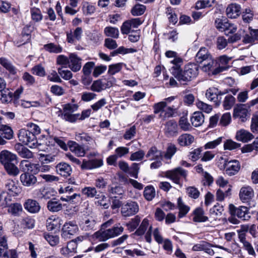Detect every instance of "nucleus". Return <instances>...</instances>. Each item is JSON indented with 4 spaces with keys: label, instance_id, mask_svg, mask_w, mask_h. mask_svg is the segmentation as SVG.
<instances>
[{
    "label": "nucleus",
    "instance_id": "nucleus-31",
    "mask_svg": "<svg viewBox=\"0 0 258 258\" xmlns=\"http://www.w3.org/2000/svg\"><path fill=\"white\" fill-rule=\"evenodd\" d=\"M83 33V30L81 27H77L73 32L71 31L70 33H67V40L69 43H73L74 42L75 39L80 40L81 38Z\"/></svg>",
    "mask_w": 258,
    "mask_h": 258
},
{
    "label": "nucleus",
    "instance_id": "nucleus-44",
    "mask_svg": "<svg viewBox=\"0 0 258 258\" xmlns=\"http://www.w3.org/2000/svg\"><path fill=\"white\" fill-rule=\"evenodd\" d=\"M47 207L49 211L52 212H57L62 209V205L59 201L53 199L48 202Z\"/></svg>",
    "mask_w": 258,
    "mask_h": 258
},
{
    "label": "nucleus",
    "instance_id": "nucleus-58",
    "mask_svg": "<svg viewBox=\"0 0 258 258\" xmlns=\"http://www.w3.org/2000/svg\"><path fill=\"white\" fill-rule=\"evenodd\" d=\"M82 10L86 15H90L93 14L95 11V6L88 2L83 3Z\"/></svg>",
    "mask_w": 258,
    "mask_h": 258
},
{
    "label": "nucleus",
    "instance_id": "nucleus-40",
    "mask_svg": "<svg viewBox=\"0 0 258 258\" xmlns=\"http://www.w3.org/2000/svg\"><path fill=\"white\" fill-rule=\"evenodd\" d=\"M162 156V152L155 147H151L146 154V157L148 158L150 160L161 159Z\"/></svg>",
    "mask_w": 258,
    "mask_h": 258
},
{
    "label": "nucleus",
    "instance_id": "nucleus-52",
    "mask_svg": "<svg viewBox=\"0 0 258 258\" xmlns=\"http://www.w3.org/2000/svg\"><path fill=\"white\" fill-rule=\"evenodd\" d=\"M215 24L217 29L220 31L224 32L226 31V28H227V25H229V22L226 19L222 20L220 18H217L215 20Z\"/></svg>",
    "mask_w": 258,
    "mask_h": 258
},
{
    "label": "nucleus",
    "instance_id": "nucleus-1",
    "mask_svg": "<svg viewBox=\"0 0 258 258\" xmlns=\"http://www.w3.org/2000/svg\"><path fill=\"white\" fill-rule=\"evenodd\" d=\"M113 223V220L110 219L103 223L101 229L94 233L93 237L100 241H104L121 234L123 232L124 228L119 224L111 228L105 229V228L112 224Z\"/></svg>",
    "mask_w": 258,
    "mask_h": 258
},
{
    "label": "nucleus",
    "instance_id": "nucleus-11",
    "mask_svg": "<svg viewBox=\"0 0 258 258\" xmlns=\"http://www.w3.org/2000/svg\"><path fill=\"white\" fill-rule=\"evenodd\" d=\"M165 55L169 58L172 59L170 60V63L174 65L173 68L177 70L176 72L180 71L179 69L183 62V58L176 52L172 50L167 51Z\"/></svg>",
    "mask_w": 258,
    "mask_h": 258
},
{
    "label": "nucleus",
    "instance_id": "nucleus-19",
    "mask_svg": "<svg viewBox=\"0 0 258 258\" xmlns=\"http://www.w3.org/2000/svg\"><path fill=\"white\" fill-rule=\"evenodd\" d=\"M20 181L24 186L27 187L34 186L37 181V177L28 172H24L20 175Z\"/></svg>",
    "mask_w": 258,
    "mask_h": 258
},
{
    "label": "nucleus",
    "instance_id": "nucleus-36",
    "mask_svg": "<svg viewBox=\"0 0 258 258\" xmlns=\"http://www.w3.org/2000/svg\"><path fill=\"white\" fill-rule=\"evenodd\" d=\"M194 140V137L191 135L184 134L178 137V143L181 146H186L191 144Z\"/></svg>",
    "mask_w": 258,
    "mask_h": 258
},
{
    "label": "nucleus",
    "instance_id": "nucleus-45",
    "mask_svg": "<svg viewBox=\"0 0 258 258\" xmlns=\"http://www.w3.org/2000/svg\"><path fill=\"white\" fill-rule=\"evenodd\" d=\"M0 64L11 74L15 75L16 74L17 69L6 58L0 57Z\"/></svg>",
    "mask_w": 258,
    "mask_h": 258
},
{
    "label": "nucleus",
    "instance_id": "nucleus-27",
    "mask_svg": "<svg viewBox=\"0 0 258 258\" xmlns=\"http://www.w3.org/2000/svg\"><path fill=\"white\" fill-rule=\"evenodd\" d=\"M240 12L241 7L240 5L236 4H231L226 9L227 16L231 19L236 18L239 16Z\"/></svg>",
    "mask_w": 258,
    "mask_h": 258
},
{
    "label": "nucleus",
    "instance_id": "nucleus-63",
    "mask_svg": "<svg viewBox=\"0 0 258 258\" xmlns=\"http://www.w3.org/2000/svg\"><path fill=\"white\" fill-rule=\"evenodd\" d=\"M223 210V206L217 204L210 210V214L211 216L215 218V216L217 217L221 215Z\"/></svg>",
    "mask_w": 258,
    "mask_h": 258
},
{
    "label": "nucleus",
    "instance_id": "nucleus-20",
    "mask_svg": "<svg viewBox=\"0 0 258 258\" xmlns=\"http://www.w3.org/2000/svg\"><path fill=\"white\" fill-rule=\"evenodd\" d=\"M68 67L74 72L80 71L82 67L81 59L74 53L70 54Z\"/></svg>",
    "mask_w": 258,
    "mask_h": 258
},
{
    "label": "nucleus",
    "instance_id": "nucleus-60",
    "mask_svg": "<svg viewBox=\"0 0 258 258\" xmlns=\"http://www.w3.org/2000/svg\"><path fill=\"white\" fill-rule=\"evenodd\" d=\"M196 104L198 109L207 113H209L213 109L211 105L201 101H197Z\"/></svg>",
    "mask_w": 258,
    "mask_h": 258
},
{
    "label": "nucleus",
    "instance_id": "nucleus-41",
    "mask_svg": "<svg viewBox=\"0 0 258 258\" xmlns=\"http://www.w3.org/2000/svg\"><path fill=\"white\" fill-rule=\"evenodd\" d=\"M75 139L78 142H86L90 144L91 142H93L96 145V143L93 138L85 132L76 133Z\"/></svg>",
    "mask_w": 258,
    "mask_h": 258
},
{
    "label": "nucleus",
    "instance_id": "nucleus-34",
    "mask_svg": "<svg viewBox=\"0 0 258 258\" xmlns=\"http://www.w3.org/2000/svg\"><path fill=\"white\" fill-rule=\"evenodd\" d=\"M57 172L62 176H68L72 172V168L66 163H60L56 167Z\"/></svg>",
    "mask_w": 258,
    "mask_h": 258
},
{
    "label": "nucleus",
    "instance_id": "nucleus-24",
    "mask_svg": "<svg viewBox=\"0 0 258 258\" xmlns=\"http://www.w3.org/2000/svg\"><path fill=\"white\" fill-rule=\"evenodd\" d=\"M77 244L74 241H70L66 246L61 248L60 252L62 254L71 256L77 252Z\"/></svg>",
    "mask_w": 258,
    "mask_h": 258
},
{
    "label": "nucleus",
    "instance_id": "nucleus-18",
    "mask_svg": "<svg viewBox=\"0 0 258 258\" xmlns=\"http://www.w3.org/2000/svg\"><path fill=\"white\" fill-rule=\"evenodd\" d=\"M81 229L84 231H89L96 229V222L92 217L84 218L79 224Z\"/></svg>",
    "mask_w": 258,
    "mask_h": 258
},
{
    "label": "nucleus",
    "instance_id": "nucleus-43",
    "mask_svg": "<svg viewBox=\"0 0 258 258\" xmlns=\"http://www.w3.org/2000/svg\"><path fill=\"white\" fill-rule=\"evenodd\" d=\"M0 134L7 140H10L13 137V130L6 124H0Z\"/></svg>",
    "mask_w": 258,
    "mask_h": 258
},
{
    "label": "nucleus",
    "instance_id": "nucleus-15",
    "mask_svg": "<svg viewBox=\"0 0 258 258\" xmlns=\"http://www.w3.org/2000/svg\"><path fill=\"white\" fill-rule=\"evenodd\" d=\"M103 164L102 159H94L89 160L84 159L81 164V168L83 170H91L101 167Z\"/></svg>",
    "mask_w": 258,
    "mask_h": 258
},
{
    "label": "nucleus",
    "instance_id": "nucleus-30",
    "mask_svg": "<svg viewBox=\"0 0 258 258\" xmlns=\"http://www.w3.org/2000/svg\"><path fill=\"white\" fill-rule=\"evenodd\" d=\"M248 111L243 106H237L234 109L233 117L235 118H239L241 121L244 122L247 119Z\"/></svg>",
    "mask_w": 258,
    "mask_h": 258
},
{
    "label": "nucleus",
    "instance_id": "nucleus-14",
    "mask_svg": "<svg viewBox=\"0 0 258 258\" xmlns=\"http://www.w3.org/2000/svg\"><path fill=\"white\" fill-rule=\"evenodd\" d=\"M152 233L155 241L159 244L162 243L164 239L159 228H156L153 230L151 226H149V229L145 235L146 241L149 243L152 242L151 236Z\"/></svg>",
    "mask_w": 258,
    "mask_h": 258
},
{
    "label": "nucleus",
    "instance_id": "nucleus-64",
    "mask_svg": "<svg viewBox=\"0 0 258 258\" xmlns=\"http://www.w3.org/2000/svg\"><path fill=\"white\" fill-rule=\"evenodd\" d=\"M167 105L163 101L156 103L153 106L154 113L155 114H158L160 112L163 113Z\"/></svg>",
    "mask_w": 258,
    "mask_h": 258
},
{
    "label": "nucleus",
    "instance_id": "nucleus-26",
    "mask_svg": "<svg viewBox=\"0 0 258 258\" xmlns=\"http://www.w3.org/2000/svg\"><path fill=\"white\" fill-rule=\"evenodd\" d=\"M36 197L40 199H49L55 194L53 189L48 187H41L36 190Z\"/></svg>",
    "mask_w": 258,
    "mask_h": 258
},
{
    "label": "nucleus",
    "instance_id": "nucleus-59",
    "mask_svg": "<svg viewBox=\"0 0 258 258\" xmlns=\"http://www.w3.org/2000/svg\"><path fill=\"white\" fill-rule=\"evenodd\" d=\"M231 186L229 185V187L224 192L221 189H219L216 192V200L218 201H223L225 197L229 196L231 195Z\"/></svg>",
    "mask_w": 258,
    "mask_h": 258
},
{
    "label": "nucleus",
    "instance_id": "nucleus-42",
    "mask_svg": "<svg viewBox=\"0 0 258 258\" xmlns=\"http://www.w3.org/2000/svg\"><path fill=\"white\" fill-rule=\"evenodd\" d=\"M0 256L9 258L7 240L5 236L0 237Z\"/></svg>",
    "mask_w": 258,
    "mask_h": 258
},
{
    "label": "nucleus",
    "instance_id": "nucleus-22",
    "mask_svg": "<svg viewBox=\"0 0 258 258\" xmlns=\"http://www.w3.org/2000/svg\"><path fill=\"white\" fill-rule=\"evenodd\" d=\"M6 190L8 195L13 197L19 195L21 191V187L18 183L12 180L8 181L6 184Z\"/></svg>",
    "mask_w": 258,
    "mask_h": 258
},
{
    "label": "nucleus",
    "instance_id": "nucleus-9",
    "mask_svg": "<svg viewBox=\"0 0 258 258\" xmlns=\"http://www.w3.org/2000/svg\"><path fill=\"white\" fill-rule=\"evenodd\" d=\"M225 93L219 91L217 88L211 87L206 91V97L209 100L213 102L216 106H219L221 102L222 96Z\"/></svg>",
    "mask_w": 258,
    "mask_h": 258
},
{
    "label": "nucleus",
    "instance_id": "nucleus-57",
    "mask_svg": "<svg viewBox=\"0 0 258 258\" xmlns=\"http://www.w3.org/2000/svg\"><path fill=\"white\" fill-rule=\"evenodd\" d=\"M235 101V98L231 95H228L225 96L223 106L225 109L228 110L231 108Z\"/></svg>",
    "mask_w": 258,
    "mask_h": 258
},
{
    "label": "nucleus",
    "instance_id": "nucleus-32",
    "mask_svg": "<svg viewBox=\"0 0 258 258\" xmlns=\"http://www.w3.org/2000/svg\"><path fill=\"white\" fill-rule=\"evenodd\" d=\"M25 209L32 213H35L39 211L40 206L39 203L33 200H28L24 204Z\"/></svg>",
    "mask_w": 258,
    "mask_h": 258
},
{
    "label": "nucleus",
    "instance_id": "nucleus-50",
    "mask_svg": "<svg viewBox=\"0 0 258 258\" xmlns=\"http://www.w3.org/2000/svg\"><path fill=\"white\" fill-rule=\"evenodd\" d=\"M177 205L179 210V216L180 217H182L188 212L189 207L184 204L181 198H179L178 199Z\"/></svg>",
    "mask_w": 258,
    "mask_h": 258
},
{
    "label": "nucleus",
    "instance_id": "nucleus-35",
    "mask_svg": "<svg viewBox=\"0 0 258 258\" xmlns=\"http://www.w3.org/2000/svg\"><path fill=\"white\" fill-rule=\"evenodd\" d=\"M231 59V57H228L226 55H223L219 57L217 59H216L218 62L217 67L221 69V72L227 70L229 68L228 64Z\"/></svg>",
    "mask_w": 258,
    "mask_h": 258
},
{
    "label": "nucleus",
    "instance_id": "nucleus-23",
    "mask_svg": "<svg viewBox=\"0 0 258 258\" xmlns=\"http://www.w3.org/2000/svg\"><path fill=\"white\" fill-rule=\"evenodd\" d=\"M16 155L7 150L1 152L0 154V161L4 166L16 161Z\"/></svg>",
    "mask_w": 258,
    "mask_h": 258
},
{
    "label": "nucleus",
    "instance_id": "nucleus-56",
    "mask_svg": "<svg viewBox=\"0 0 258 258\" xmlns=\"http://www.w3.org/2000/svg\"><path fill=\"white\" fill-rule=\"evenodd\" d=\"M105 34L108 37L117 38L119 36V30L117 28L112 27H107L104 29Z\"/></svg>",
    "mask_w": 258,
    "mask_h": 258
},
{
    "label": "nucleus",
    "instance_id": "nucleus-51",
    "mask_svg": "<svg viewBox=\"0 0 258 258\" xmlns=\"http://www.w3.org/2000/svg\"><path fill=\"white\" fill-rule=\"evenodd\" d=\"M4 167L8 173L12 176H17L20 172L19 168L14 162L4 165Z\"/></svg>",
    "mask_w": 258,
    "mask_h": 258
},
{
    "label": "nucleus",
    "instance_id": "nucleus-17",
    "mask_svg": "<svg viewBox=\"0 0 258 258\" xmlns=\"http://www.w3.org/2000/svg\"><path fill=\"white\" fill-rule=\"evenodd\" d=\"M68 146L70 150L77 156L81 157L85 156L86 151L83 145H80L75 141H69Z\"/></svg>",
    "mask_w": 258,
    "mask_h": 258
},
{
    "label": "nucleus",
    "instance_id": "nucleus-4",
    "mask_svg": "<svg viewBox=\"0 0 258 258\" xmlns=\"http://www.w3.org/2000/svg\"><path fill=\"white\" fill-rule=\"evenodd\" d=\"M19 141L30 148H35L38 146L37 139L32 133L26 129L20 130L18 135Z\"/></svg>",
    "mask_w": 258,
    "mask_h": 258
},
{
    "label": "nucleus",
    "instance_id": "nucleus-10",
    "mask_svg": "<svg viewBox=\"0 0 258 258\" xmlns=\"http://www.w3.org/2000/svg\"><path fill=\"white\" fill-rule=\"evenodd\" d=\"M229 210L231 215L236 216L242 220H248L250 217L248 210L246 207L240 206L236 208L233 205H230L229 206Z\"/></svg>",
    "mask_w": 258,
    "mask_h": 258
},
{
    "label": "nucleus",
    "instance_id": "nucleus-55",
    "mask_svg": "<svg viewBox=\"0 0 258 258\" xmlns=\"http://www.w3.org/2000/svg\"><path fill=\"white\" fill-rule=\"evenodd\" d=\"M144 196L148 201H151L155 196V188L152 186H147L144 191Z\"/></svg>",
    "mask_w": 258,
    "mask_h": 258
},
{
    "label": "nucleus",
    "instance_id": "nucleus-16",
    "mask_svg": "<svg viewBox=\"0 0 258 258\" xmlns=\"http://www.w3.org/2000/svg\"><path fill=\"white\" fill-rule=\"evenodd\" d=\"M239 195L243 203H248L253 198L254 191L250 186H244L241 188Z\"/></svg>",
    "mask_w": 258,
    "mask_h": 258
},
{
    "label": "nucleus",
    "instance_id": "nucleus-2",
    "mask_svg": "<svg viewBox=\"0 0 258 258\" xmlns=\"http://www.w3.org/2000/svg\"><path fill=\"white\" fill-rule=\"evenodd\" d=\"M78 109V105L76 104L68 103L64 104L62 108L61 117L63 119L71 123H74L78 120H83L90 116L91 110L88 109L82 111L81 114L73 113Z\"/></svg>",
    "mask_w": 258,
    "mask_h": 258
},
{
    "label": "nucleus",
    "instance_id": "nucleus-8",
    "mask_svg": "<svg viewBox=\"0 0 258 258\" xmlns=\"http://www.w3.org/2000/svg\"><path fill=\"white\" fill-rule=\"evenodd\" d=\"M218 62L213 57L203 63L201 67L202 71L209 74L217 75L221 72L220 68L217 67Z\"/></svg>",
    "mask_w": 258,
    "mask_h": 258
},
{
    "label": "nucleus",
    "instance_id": "nucleus-28",
    "mask_svg": "<svg viewBox=\"0 0 258 258\" xmlns=\"http://www.w3.org/2000/svg\"><path fill=\"white\" fill-rule=\"evenodd\" d=\"M112 85L110 82H104L101 80L93 82L91 86V90L94 92H100L106 88H110Z\"/></svg>",
    "mask_w": 258,
    "mask_h": 258
},
{
    "label": "nucleus",
    "instance_id": "nucleus-7",
    "mask_svg": "<svg viewBox=\"0 0 258 258\" xmlns=\"http://www.w3.org/2000/svg\"><path fill=\"white\" fill-rule=\"evenodd\" d=\"M139 210V207L136 202L130 201L122 205L121 214L123 217H130L137 214Z\"/></svg>",
    "mask_w": 258,
    "mask_h": 258
},
{
    "label": "nucleus",
    "instance_id": "nucleus-61",
    "mask_svg": "<svg viewBox=\"0 0 258 258\" xmlns=\"http://www.w3.org/2000/svg\"><path fill=\"white\" fill-rule=\"evenodd\" d=\"M31 18L35 22H40L42 19V15L39 9L33 8L31 10Z\"/></svg>",
    "mask_w": 258,
    "mask_h": 258
},
{
    "label": "nucleus",
    "instance_id": "nucleus-49",
    "mask_svg": "<svg viewBox=\"0 0 258 258\" xmlns=\"http://www.w3.org/2000/svg\"><path fill=\"white\" fill-rule=\"evenodd\" d=\"M194 221L197 222H205L208 217L204 215V212L202 208H197L194 211Z\"/></svg>",
    "mask_w": 258,
    "mask_h": 258
},
{
    "label": "nucleus",
    "instance_id": "nucleus-5",
    "mask_svg": "<svg viewBox=\"0 0 258 258\" xmlns=\"http://www.w3.org/2000/svg\"><path fill=\"white\" fill-rule=\"evenodd\" d=\"M187 171L181 167L175 168L172 170L166 171L165 176L176 184H179L180 180L185 179L187 175Z\"/></svg>",
    "mask_w": 258,
    "mask_h": 258
},
{
    "label": "nucleus",
    "instance_id": "nucleus-33",
    "mask_svg": "<svg viewBox=\"0 0 258 258\" xmlns=\"http://www.w3.org/2000/svg\"><path fill=\"white\" fill-rule=\"evenodd\" d=\"M165 132L168 136H173L177 133V124L173 120L167 122L165 124Z\"/></svg>",
    "mask_w": 258,
    "mask_h": 258
},
{
    "label": "nucleus",
    "instance_id": "nucleus-21",
    "mask_svg": "<svg viewBox=\"0 0 258 258\" xmlns=\"http://www.w3.org/2000/svg\"><path fill=\"white\" fill-rule=\"evenodd\" d=\"M212 56L206 47H201L195 56L197 63L201 64L209 60Z\"/></svg>",
    "mask_w": 258,
    "mask_h": 258
},
{
    "label": "nucleus",
    "instance_id": "nucleus-62",
    "mask_svg": "<svg viewBox=\"0 0 258 258\" xmlns=\"http://www.w3.org/2000/svg\"><path fill=\"white\" fill-rule=\"evenodd\" d=\"M250 130L253 133H258V111L255 112L252 116Z\"/></svg>",
    "mask_w": 258,
    "mask_h": 258
},
{
    "label": "nucleus",
    "instance_id": "nucleus-54",
    "mask_svg": "<svg viewBox=\"0 0 258 258\" xmlns=\"http://www.w3.org/2000/svg\"><path fill=\"white\" fill-rule=\"evenodd\" d=\"M146 9L145 6L141 4L135 5L131 10V13L133 16H141L143 15Z\"/></svg>",
    "mask_w": 258,
    "mask_h": 258
},
{
    "label": "nucleus",
    "instance_id": "nucleus-47",
    "mask_svg": "<svg viewBox=\"0 0 258 258\" xmlns=\"http://www.w3.org/2000/svg\"><path fill=\"white\" fill-rule=\"evenodd\" d=\"M22 210V206L19 203L12 204L8 206V212L15 216L20 215Z\"/></svg>",
    "mask_w": 258,
    "mask_h": 258
},
{
    "label": "nucleus",
    "instance_id": "nucleus-46",
    "mask_svg": "<svg viewBox=\"0 0 258 258\" xmlns=\"http://www.w3.org/2000/svg\"><path fill=\"white\" fill-rule=\"evenodd\" d=\"M43 48L50 53H59L62 51V48L59 45L53 43H49L44 45Z\"/></svg>",
    "mask_w": 258,
    "mask_h": 258
},
{
    "label": "nucleus",
    "instance_id": "nucleus-6",
    "mask_svg": "<svg viewBox=\"0 0 258 258\" xmlns=\"http://www.w3.org/2000/svg\"><path fill=\"white\" fill-rule=\"evenodd\" d=\"M219 160L223 161V164L220 167V168L225 169L226 173L229 176L235 175L240 170V164L237 160L228 161L223 157H221Z\"/></svg>",
    "mask_w": 258,
    "mask_h": 258
},
{
    "label": "nucleus",
    "instance_id": "nucleus-38",
    "mask_svg": "<svg viewBox=\"0 0 258 258\" xmlns=\"http://www.w3.org/2000/svg\"><path fill=\"white\" fill-rule=\"evenodd\" d=\"M250 30L249 34H246L243 39V42L246 43H252L255 40H258V29H253L250 28H249Z\"/></svg>",
    "mask_w": 258,
    "mask_h": 258
},
{
    "label": "nucleus",
    "instance_id": "nucleus-48",
    "mask_svg": "<svg viewBox=\"0 0 258 258\" xmlns=\"http://www.w3.org/2000/svg\"><path fill=\"white\" fill-rule=\"evenodd\" d=\"M19 155L24 158H31L33 157L32 153L27 148L20 145L16 146Z\"/></svg>",
    "mask_w": 258,
    "mask_h": 258
},
{
    "label": "nucleus",
    "instance_id": "nucleus-12",
    "mask_svg": "<svg viewBox=\"0 0 258 258\" xmlns=\"http://www.w3.org/2000/svg\"><path fill=\"white\" fill-rule=\"evenodd\" d=\"M78 230V227L75 221L66 222L62 229L61 236L64 238H70L69 236L74 235Z\"/></svg>",
    "mask_w": 258,
    "mask_h": 258
},
{
    "label": "nucleus",
    "instance_id": "nucleus-25",
    "mask_svg": "<svg viewBox=\"0 0 258 258\" xmlns=\"http://www.w3.org/2000/svg\"><path fill=\"white\" fill-rule=\"evenodd\" d=\"M235 138L238 141L247 143L253 139L254 136L248 131L241 129L236 132Z\"/></svg>",
    "mask_w": 258,
    "mask_h": 258
},
{
    "label": "nucleus",
    "instance_id": "nucleus-3",
    "mask_svg": "<svg viewBox=\"0 0 258 258\" xmlns=\"http://www.w3.org/2000/svg\"><path fill=\"white\" fill-rule=\"evenodd\" d=\"M199 66L195 63H188L183 70L174 73L175 78L179 81L188 82L195 79L199 74Z\"/></svg>",
    "mask_w": 258,
    "mask_h": 258
},
{
    "label": "nucleus",
    "instance_id": "nucleus-37",
    "mask_svg": "<svg viewBox=\"0 0 258 258\" xmlns=\"http://www.w3.org/2000/svg\"><path fill=\"white\" fill-rule=\"evenodd\" d=\"M180 105V102H174V104L171 106H167L164 111V118L172 117L177 111Z\"/></svg>",
    "mask_w": 258,
    "mask_h": 258
},
{
    "label": "nucleus",
    "instance_id": "nucleus-53",
    "mask_svg": "<svg viewBox=\"0 0 258 258\" xmlns=\"http://www.w3.org/2000/svg\"><path fill=\"white\" fill-rule=\"evenodd\" d=\"M95 198L97 200L96 203L99 205L103 207L104 209H107L109 207V203L107 198L104 195H97Z\"/></svg>",
    "mask_w": 258,
    "mask_h": 258
},
{
    "label": "nucleus",
    "instance_id": "nucleus-13",
    "mask_svg": "<svg viewBox=\"0 0 258 258\" xmlns=\"http://www.w3.org/2000/svg\"><path fill=\"white\" fill-rule=\"evenodd\" d=\"M20 168L24 172L35 175L38 174V163L30 162L27 160H22L20 164Z\"/></svg>",
    "mask_w": 258,
    "mask_h": 258
},
{
    "label": "nucleus",
    "instance_id": "nucleus-29",
    "mask_svg": "<svg viewBox=\"0 0 258 258\" xmlns=\"http://www.w3.org/2000/svg\"><path fill=\"white\" fill-rule=\"evenodd\" d=\"M60 225V219L55 215L51 216L46 220V227L49 230H52L56 228H58Z\"/></svg>",
    "mask_w": 258,
    "mask_h": 258
},
{
    "label": "nucleus",
    "instance_id": "nucleus-39",
    "mask_svg": "<svg viewBox=\"0 0 258 258\" xmlns=\"http://www.w3.org/2000/svg\"><path fill=\"white\" fill-rule=\"evenodd\" d=\"M190 121L194 126H200L204 122V116L201 112H195L191 116Z\"/></svg>",
    "mask_w": 258,
    "mask_h": 258
}]
</instances>
